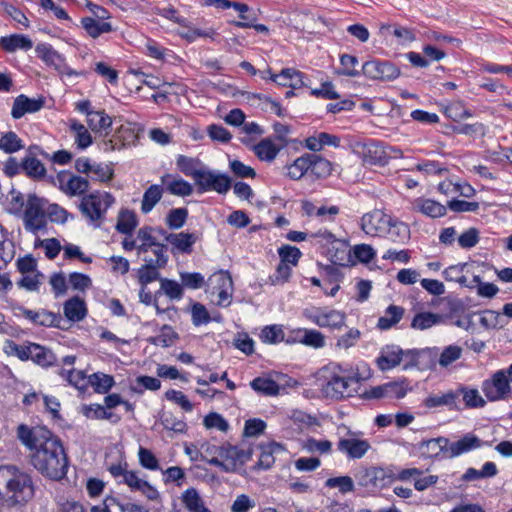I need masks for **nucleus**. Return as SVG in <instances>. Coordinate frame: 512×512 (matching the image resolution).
Listing matches in <instances>:
<instances>
[{
  "label": "nucleus",
  "instance_id": "4be33fe9",
  "mask_svg": "<svg viewBox=\"0 0 512 512\" xmlns=\"http://www.w3.org/2000/svg\"><path fill=\"white\" fill-rule=\"evenodd\" d=\"M480 446L481 440L474 434L468 433L455 442H450L448 440L446 457L455 458L473 449L479 448Z\"/></svg>",
  "mask_w": 512,
  "mask_h": 512
},
{
  "label": "nucleus",
  "instance_id": "13d9d810",
  "mask_svg": "<svg viewBox=\"0 0 512 512\" xmlns=\"http://www.w3.org/2000/svg\"><path fill=\"white\" fill-rule=\"evenodd\" d=\"M165 294L170 300H180L183 296V285L175 280L161 278L160 291Z\"/></svg>",
  "mask_w": 512,
  "mask_h": 512
},
{
  "label": "nucleus",
  "instance_id": "5701e85b",
  "mask_svg": "<svg viewBox=\"0 0 512 512\" xmlns=\"http://www.w3.org/2000/svg\"><path fill=\"white\" fill-rule=\"evenodd\" d=\"M340 145V138L336 135L326 132H320L308 137L305 140V146L314 152L322 150L324 146L338 147Z\"/></svg>",
  "mask_w": 512,
  "mask_h": 512
},
{
  "label": "nucleus",
  "instance_id": "680f3d73",
  "mask_svg": "<svg viewBox=\"0 0 512 512\" xmlns=\"http://www.w3.org/2000/svg\"><path fill=\"white\" fill-rule=\"evenodd\" d=\"M444 114L453 121H460L472 117V113L462 101H453L444 108Z\"/></svg>",
  "mask_w": 512,
  "mask_h": 512
},
{
  "label": "nucleus",
  "instance_id": "cd10ccee",
  "mask_svg": "<svg viewBox=\"0 0 512 512\" xmlns=\"http://www.w3.org/2000/svg\"><path fill=\"white\" fill-rule=\"evenodd\" d=\"M327 255L335 265L345 266L350 260V250L345 241L338 239L328 247Z\"/></svg>",
  "mask_w": 512,
  "mask_h": 512
},
{
  "label": "nucleus",
  "instance_id": "f3484780",
  "mask_svg": "<svg viewBox=\"0 0 512 512\" xmlns=\"http://www.w3.org/2000/svg\"><path fill=\"white\" fill-rule=\"evenodd\" d=\"M475 263H459L451 265L443 270L442 275L446 281L457 282L462 287L472 289L473 284L467 278V275H473Z\"/></svg>",
  "mask_w": 512,
  "mask_h": 512
},
{
  "label": "nucleus",
  "instance_id": "8fccbe9b",
  "mask_svg": "<svg viewBox=\"0 0 512 512\" xmlns=\"http://www.w3.org/2000/svg\"><path fill=\"white\" fill-rule=\"evenodd\" d=\"M386 234L394 242L405 243L410 238V229L405 223L391 218V225L388 227Z\"/></svg>",
  "mask_w": 512,
  "mask_h": 512
},
{
  "label": "nucleus",
  "instance_id": "69168bd1",
  "mask_svg": "<svg viewBox=\"0 0 512 512\" xmlns=\"http://www.w3.org/2000/svg\"><path fill=\"white\" fill-rule=\"evenodd\" d=\"M183 27L186 28V30L180 32V36L189 42H194L198 37L213 39L214 36L217 34L213 28H207V29L193 28V27L189 26L188 23H187V26H183Z\"/></svg>",
  "mask_w": 512,
  "mask_h": 512
},
{
  "label": "nucleus",
  "instance_id": "49530a36",
  "mask_svg": "<svg viewBox=\"0 0 512 512\" xmlns=\"http://www.w3.org/2000/svg\"><path fill=\"white\" fill-rule=\"evenodd\" d=\"M280 151L271 139H263L254 146V152L260 160L272 161Z\"/></svg>",
  "mask_w": 512,
  "mask_h": 512
},
{
  "label": "nucleus",
  "instance_id": "7c9ffc66",
  "mask_svg": "<svg viewBox=\"0 0 512 512\" xmlns=\"http://www.w3.org/2000/svg\"><path fill=\"white\" fill-rule=\"evenodd\" d=\"M414 207L422 214L431 218L442 217L446 214V207L431 199H417Z\"/></svg>",
  "mask_w": 512,
  "mask_h": 512
},
{
  "label": "nucleus",
  "instance_id": "6e6552de",
  "mask_svg": "<svg viewBox=\"0 0 512 512\" xmlns=\"http://www.w3.org/2000/svg\"><path fill=\"white\" fill-rule=\"evenodd\" d=\"M194 181L199 192L212 190L219 194H225L231 187V180L228 176L204 169L199 171Z\"/></svg>",
  "mask_w": 512,
  "mask_h": 512
},
{
  "label": "nucleus",
  "instance_id": "f03ea898",
  "mask_svg": "<svg viewBox=\"0 0 512 512\" xmlns=\"http://www.w3.org/2000/svg\"><path fill=\"white\" fill-rule=\"evenodd\" d=\"M35 494L31 475L15 465H0V504L13 508L28 503Z\"/></svg>",
  "mask_w": 512,
  "mask_h": 512
},
{
  "label": "nucleus",
  "instance_id": "c85d7f7f",
  "mask_svg": "<svg viewBox=\"0 0 512 512\" xmlns=\"http://www.w3.org/2000/svg\"><path fill=\"white\" fill-rule=\"evenodd\" d=\"M181 501L189 512H211L195 488L186 489L181 495Z\"/></svg>",
  "mask_w": 512,
  "mask_h": 512
},
{
  "label": "nucleus",
  "instance_id": "a878e982",
  "mask_svg": "<svg viewBox=\"0 0 512 512\" xmlns=\"http://www.w3.org/2000/svg\"><path fill=\"white\" fill-rule=\"evenodd\" d=\"M444 316L433 312H419L416 313L411 321V328L415 330H427L433 326L442 324Z\"/></svg>",
  "mask_w": 512,
  "mask_h": 512
},
{
  "label": "nucleus",
  "instance_id": "dca6fc26",
  "mask_svg": "<svg viewBox=\"0 0 512 512\" xmlns=\"http://www.w3.org/2000/svg\"><path fill=\"white\" fill-rule=\"evenodd\" d=\"M57 181L59 189L69 196L82 195L89 188V182L87 179L76 175H70L68 173H59L57 175Z\"/></svg>",
  "mask_w": 512,
  "mask_h": 512
},
{
  "label": "nucleus",
  "instance_id": "09e8293b",
  "mask_svg": "<svg viewBox=\"0 0 512 512\" xmlns=\"http://www.w3.org/2000/svg\"><path fill=\"white\" fill-rule=\"evenodd\" d=\"M137 225L138 221L135 213L129 210H124L118 217L116 229L122 234L130 235L135 230Z\"/></svg>",
  "mask_w": 512,
  "mask_h": 512
},
{
  "label": "nucleus",
  "instance_id": "37998d69",
  "mask_svg": "<svg viewBox=\"0 0 512 512\" xmlns=\"http://www.w3.org/2000/svg\"><path fill=\"white\" fill-rule=\"evenodd\" d=\"M70 129L74 133L75 143L79 149H86L92 144V136L83 124L71 120Z\"/></svg>",
  "mask_w": 512,
  "mask_h": 512
},
{
  "label": "nucleus",
  "instance_id": "f257e3e1",
  "mask_svg": "<svg viewBox=\"0 0 512 512\" xmlns=\"http://www.w3.org/2000/svg\"><path fill=\"white\" fill-rule=\"evenodd\" d=\"M17 437L30 450L31 465L52 480L63 479L68 470V458L60 440L44 427L21 424Z\"/></svg>",
  "mask_w": 512,
  "mask_h": 512
},
{
  "label": "nucleus",
  "instance_id": "0e129e2a",
  "mask_svg": "<svg viewBox=\"0 0 512 512\" xmlns=\"http://www.w3.org/2000/svg\"><path fill=\"white\" fill-rule=\"evenodd\" d=\"M325 486L328 488H337L342 494L354 492L355 490L354 481L350 476L328 478L325 482Z\"/></svg>",
  "mask_w": 512,
  "mask_h": 512
},
{
  "label": "nucleus",
  "instance_id": "39448f33",
  "mask_svg": "<svg viewBox=\"0 0 512 512\" xmlns=\"http://www.w3.org/2000/svg\"><path fill=\"white\" fill-rule=\"evenodd\" d=\"M47 200L36 194H28L23 211V225L27 232L37 234L47 227Z\"/></svg>",
  "mask_w": 512,
  "mask_h": 512
},
{
  "label": "nucleus",
  "instance_id": "2f4dec72",
  "mask_svg": "<svg viewBox=\"0 0 512 512\" xmlns=\"http://www.w3.org/2000/svg\"><path fill=\"white\" fill-rule=\"evenodd\" d=\"M404 308L401 306L390 305L385 314L378 319L377 327L381 330H387L400 322L404 315Z\"/></svg>",
  "mask_w": 512,
  "mask_h": 512
},
{
  "label": "nucleus",
  "instance_id": "052dcab7",
  "mask_svg": "<svg viewBox=\"0 0 512 512\" xmlns=\"http://www.w3.org/2000/svg\"><path fill=\"white\" fill-rule=\"evenodd\" d=\"M88 383L97 393H106L114 385V379L110 375L94 373L88 377Z\"/></svg>",
  "mask_w": 512,
  "mask_h": 512
},
{
  "label": "nucleus",
  "instance_id": "603ef678",
  "mask_svg": "<svg viewBox=\"0 0 512 512\" xmlns=\"http://www.w3.org/2000/svg\"><path fill=\"white\" fill-rule=\"evenodd\" d=\"M365 155L373 164L384 165L389 157L386 148L378 142H372L365 148Z\"/></svg>",
  "mask_w": 512,
  "mask_h": 512
},
{
  "label": "nucleus",
  "instance_id": "5fc2aeb1",
  "mask_svg": "<svg viewBox=\"0 0 512 512\" xmlns=\"http://www.w3.org/2000/svg\"><path fill=\"white\" fill-rule=\"evenodd\" d=\"M24 147L22 140L13 131L3 133L0 137V149L5 153L12 154Z\"/></svg>",
  "mask_w": 512,
  "mask_h": 512
},
{
  "label": "nucleus",
  "instance_id": "4468645a",
  "mask_svg": "<svg viewBox=\"0 0 512 512\" xmlns=\"http://www.w3.org/2000/svg\"><path fill=\"white\" fill-rule=\"evenodd\" d=\"M371 448L370 443L365 439L355 437L340 438L337 449L348 459H361Z\"/></svg>",
  "mask_w": 512,
  "mask_h": 512
},
{
  "label": "nucleus",
  "instance_id": "4c0bfd02",
  "mask_svg": "<svg viewBox=\"0 0 512 512\" xmlns=\"http://www.w3.org/2000/svg\"><path fill=\"white\" fill-rule=\"evenodd\" d=\"M456 393H459V397L462 396L465 407L467 408H482L486 404V401L476 388L459 386V388L456 390Z\"/></svg>",
  "mask_w": 512,
  "mask_h": 512
},
{
  "label": "nucleus",
  "instance_id": "a19ab883",
  "mask_svg": "<svg viewBox=\"0 0 512 512\" xmlns=\"http://www.w3.org/2000/svg\"><path fill=\"white\" fill-rule=\"evenodd\" d=\"M309 168H311V160L308 154H304L287 166V176L292 180H299L309 172Z\"/></svg>",
  "mask_w": 512,
  "mask_h": 512
},
{
  "label": "nucleus",
  "instance_id": "7ed1b4c3",
  "mask_svg": "<svg viewBox=\"0 0 512 512\" xmlns=\"http://www.w3.org/2000/svg\"><path fill=\"white\" fill-rule=\"evenodd\" d=\"M323 381L321 391L325 397L341 399L350 397L356 392L359 378L347 373L340 365L330 363L320 371Z\"/></svg>",
  "mask_w": 512,
  "mask_h": 512
},
{
  "label": "nucleus",
  "instance_id": "412c9836",
  "mask_svg": "<svg viewBox=\"0 0 512 512\" xmlns=\"http://www.w3.org/2000/svg\"><path fill=\"white\" fill-rule=\"evenodd\" d=\"M211 283L217 285V304L227 306L230 304L232 297V278L228 272L220 271L213 274L210 279Z\"/></svg>",
  "mask_w": 512,
  "mask_h": 512
},
{
  "label": "nucleus",
  "instance_id": "6ab92c4d",
  "mask_svg": "<svg viewBox=\"0 0 512 512\" xmlns=\"http://www.w3.org/2000/svg\"><path fill=\"white\" fill-rule=\"evenodd\" d=\"M303 213L308 217H316L321 222H334L340 213V207L337 205L316 207L311 201L303 200L301 202Z\"/></svg>",
  "mask_w": 512,
  "mask_h": 512
},
{
  "label": "nucleus",
  "instance_id": "72a5a7b5",
  "mask_svg": "<svg viewBox=\"0 0 512 512\" xmlns=\"http://www.w3.org/2000/svg\"><path fill=\"white\" fill-rule=\"evenodd\" d=\"M459 393L455 391H448L441 395H430L424 400V405L427 408H436L440 406L456 407Z\"/></svg>",
  "mask_w": 512,
  "mask_h": 512
},
{
  "label": "nucleus",
  "instance_id": "c9c22d12",
  "mask_svg": "<svg viewBox=\"0 0 512 512\" xmlns=\"http://www.w3.org/2000/svg\"><path fill=\"white\" fill-rule=\"evenodd\" d=\"M28 352L29 359L40 366L47 367L55 361L54 354L50 350L35 343H30V350Z\"/></svg>",
  "mask_w": 512,
  "mask_h": 512
},
{
  "label": "nucleus",
  "instance_id": "ea45409f",
  "mask_svg": "<svg viewBox=\"0 0 512 512\" xmlns=\"http://www.w3.org/2000/svg\"><path fill=\"white\" fill-rule=\"evenodd\" d=\"M22 171L32 179H41L46 174L44 164L35 157H25L21 162Z\"/></svg>",
  "mask_w": 512,
  "mask_h": 512
},
{
  "label": "nucleus",
  "instance_id": "a211bd4d",
  "mask_svg": "<svg viewBox=\"0 0 512 512\" xmlns=\"http://www.w3.org/2000/svg\"><path fill=\"white\" fill-rule=\"evenodd\" d=\"M108 471L118 482L125 483L132 491H138L144 481L139 477L138 472L128 470L126 463L112 464Z\"/></svg>",
  "mask_w": 512,
  "mask_h": 512
},
{
  "label": "nucleus",
  "instance_id": "ddd939ff",
  "mask_svg": "<svg viewBox=\"0 0 512 512\" xmlns=\"http://www.w3.org/2000/svg\"><path fill=\"white\" fill-rule=\"evenodd\" d=\"M362 73L370 79L391 81L400 75V70L390 62L371 60L362 65Z\"/></svg>",
  "mask_w": 512,
  "mask_h": 512
},
{
  "label": "nucleus",
  "instance_id": "58836bf2",
  "mask_svg": "<svg viewBox=\"0 0 512 512\" xmlns=\"http://www.w3.org/2000/svg\"><path fill=\"white\" fill-rule=\"evenodd\" d=\"M65 316L74 322L82 320L86 315L85 302L79 297H73L64 304Z\"/></svg>",
  "mask_w": 512,
  "mask_h": 512
},
{
  "label": "nucleus",
  "instance_id": "6e6d98bb",
  "mask_svg": "<svg viewBox=\"0 0 512 512\" xmlns=\"http://www.w3.org/2000/svg\"><path fill=\"white\" fill-rule=\"evenodd\" d=\"M341 68L336 71L337 75L356 77L360 74L357 70L359 64L358 58L350 54H342L340 56Z\"/></svg>",
  "mask_w": 512,
  "mask_h": 512
},
{
  "label": "nucleus",
  "instance_id": "c756f323",
  "mask_svg": "<svg viewBox=\"0 0 512 512\" xmlns=\"http://www.w3.org/2000/svg\"><path fill=\"white\" fill-rule=\"evenodd\" d=\"M0 46L7 52H15L17 49L29 50L32 48V41L21 34H13L0 38Z\"/></svg>",
  "mask_w": 512,
  "mask_h": 512
},
{
  "label": "nucleus",
  "instance_id": "f704fd0d",
  "mask_svg": "<svg viewBox=\"0 0 512 512\" xmlns=\"http://www.w3.org/2000/svg\"><path fill=\"white\" fill-rule=\"evenodd\" d=\"M448 445V439L445 437H438L435 439H429L420 443L421 453L426 457H436L441 452L446 455V447Z\"/></svg>",
  "mask_w": 512,
  "mask_h": 512
},
{
  "label": "nucleus",
  "instance_id": "a18cd8bd",
  "mask_svg": "<svg viewBox=\"0 0 512 512\" xmlns=\"http://www.w3.org/2000/svg\"><path fill=\"white\" fill-rule=\"evenodd\" d=\"M84 29L92 38H97L101 34L112 31V26L108 22L97 21L91 17L82 18L81 21Z\"/></svg>",
  "mask_w": 512,
  "mask_h": 512
},
{
  "label": "nucleus",
  "instance_id": "9b49d317",
  "mask_svg": "<svg viewBox=\"0 0 512 512\" xmlns=\"http://www.w3.org/2000/svg\"><path fill=\"white\" fill-rule=\"evenodd\" d=\"M391 218L382 210L375 209L362 216L361 228L367 235L382 236L386 234L391 225Z\"/></svg>",
  "mask_w": 512,
  "mask_h": 512
},
{
  "label": "nucleus",
  "instance_id": "79ce46f5",
  "mask_svg": "<svg viewBox=\"0 0 512 512\" xmlns=\"http://www.w3.org/2000/svg\"><path fill=\"white\" fill-rule=\"evenodd\" d=\"M23 315L33 323L42 326H54L58 320L56 314L46 310L33 311L23 309Z\"/></svg>",
  "mask_w": 512,
  "mask_h": 512
},
{
  "label": "nucleus",
  "instance_id": "2eb2a0df",
  "mask_svg": "<svg viewBox=\"0 0 512 512\" xmlns=\"http://www.w3.org/2000/svg\"><path fill=\"white\" fill-rule=\"evenodd\" d=\"M153 229L149 226L142 227L137 232V253L138 255L148 256L152 251L155 258H158V248H161V255H166V246L156 241L152 235Z\"/></svg>",
  "mask_w": 512,
  "mask_h": 512
},
{
  "label": "nucleus",
  "instance_id": "20e7f679",
  "mask_svg": "<svg viewBox=\"0 0 512 512\" xmlns=\"http://www.w3.org/2000/svg\"><path fill=\"white\" fill-rule=\"evenodd\" d=\"M114 201L115 199L110 193L95 191L82 198L79 209L95 227H99Z\"/></svg>",
  "mask_w": 512,
  "mask_h": 512
},
{
  "label": "nucleus",
  "instance_id": "b1692460",
  "mask_svg": "<svg viewBox=\"0 0 512 512\" xmlns=\"http://www.w3.org/2000/svg\"><path fill=\"white\" fill-rule=\"evenodd\" d=\"M270 80L281 86H290L292 88L303 85L302 73L292 68L283 69L279 74L270 73Z\"/></svg>",
  "mask_w": 512,
  "mask_h": 512
},
{
  "label": "nucleus",
  "instance_id": "338daca9",
  "mask_svg": "<svg viewBox=\"0 0 512 512\" xmlns=\"http://www.w3.org/2000/svg\"><path fill=\"white\" fill-rule=\"evenodd\" d=\"M161 424L165 429L176 432L184 433L187 429L186 423L175 417L171 412H163L161 415Z\"/></svg>",
  "mask_w": 512,
  "mask_h": 512
},
{
  "label": "nucleus",
  "instance_id": "4d7b16f0",
  "mask_svg": "<svg viewBox=\"0 0 512 512\" xmlns=\"http://www.w3.org/2000/svg\"><path fill=\"white\" fill-rule=\"evenodd\" d=\"M177 168L184 173L186 176H190L193 179L196 178V175L199 173L201 168L200 161L196 158L187 157L184 155H179L176 160Z\"/></svg>",
  "mask_w": 512,
  "mask_h": 512
},
{
  "label": "nucleus",
  "instance_id": "aec40b11",
  "mask_svg": "<svg viewBox=\"0 0 512 512\" xmlns=\"http://www.w3.org/2000/svg\"><path fill=\"white\" fill-rule=\"evenodd\" d=\"M44 100L42 98H29L24 94L14 99L11 116L13 119H20L28 113H35L42 109Z\"/></svg>",
  "mask_w": 512,
  "mask_h": 512
},
{
  "label": "nucleus",
  "instance_id": "f8f14e48",
  "mask_svg": "<svg viewBox=\"0 0 512 512\" xmlns=\"http://www.w3.org/2000/svg\"><path fill=\"white\" fill-rule=\"evenodd\" d=\"M143 261L145 262L138 269V281L141 286H147L149 283L161 279L158 269L166 266L168 257L167 255H161V248H158V258L150 256H144Z\"/></svg>",
  "mask_w": 512,
  "mask_h": 512
},
{
  "label": "nucleus",
  "instance_id": "c03bdc74",
  "mask_svg": "<svg viewBox=\"0 0 512 512\" xmlns=\"http://www.w3.org/2000/svg\"><path fill=\"white\" fill-rule=\"evenodd\" d=\"M498 470L493 462H486L481 470L475 468H468L462 476L464 481H474L482 478L494 477Z\"/></svg>",
  "mask_w": 512,
  "mask_h": 512
},
{
  "label": "nucleus",
  "instance_id": "774afa93",
  "mask_svg": "<svg viewBox=\"0 0 512 512\" xmlns=\"http://www.w3.org/2000/svg\"><path fill=\"white\" fill-rule=\"evenodd\" d=\"M280 262L287 263L288 265L296 266L302 253L295 247L290 245H283L278 249Z\"/></svg>",
  "mask_w": 512,
  "mask_h": 512
},
{
  "label": "nucleus",
  "instance_id": "e2e57ef3",
  "mask_svg": "<svg viewBox=\"0 0 512 512\" xmlns=\"http://www.w3.org/2000/svg\"><path fill=\"white\" fill-rule=\"evenodd\" d=\"M60 375L67 380L70 385L79 390L85 389L88 383V379L82 370L61 369Z\"/></svg>",
  "mask_w": 512,
  "mask_h": 512
},
{
  "label": "nucleus",
  "instance_id": "bb28decb",
  "mask_svg": "<svg viewBox=\"0 0 512 512\" xmlns=\"http://www.w3.org/2000/svg\"><path fill=\"white\" fill-rule=\"evenodd\" d=\"M403 350L396 346L386 347L377 359L378 367L382 370H390L400 364Z\"/></svg>",
  "mask_w": 512,
  "mask_h": 512
},
{
  "label": "nucleus",
  "instance_id": "9d476101",
  "mask_svg": "<svg viewBox=\"0 0 512 512\" xmlns=\"http://www.w3.org/2000/svg\"><path fill=\"white\" fill-rule=\"evenodd\" d=\"M305 317L319 327L340 328L345 324L344 313L327 308H311L304 311Z\"/></svg>",
  "mask_w": 512,
  "mask_h": 512
},
{
  "label": "nucleus",
  "instance_id": "423d86ee",
  "mask_svg": "<svg viewBox=\"0 0 512 512\" xmlns=\"http://www.w3.org/2000/svg\"><path fill=\"white\" fill-rule=\"evenodd\" d=\"M512 383L509 375V367L495 372L491 379L485 380L482 390L489 401H500L507 399L511 392Z\"/></svg>",
  "mask_w": 512,
  "mask_h": 512
},
{
  "label": "nucleus",
  "instance_id": "bf43d9fd",
  "mask_svg": "<svg viewBox=\"0 0 512 512\" xmlns=\"http://www.w3.org/2000/svg\"><path fill=\"white\" fill-rule=\"evenodd\" d=\"M88 125L93 131H104L110 128L112 119L104 111L88 113Z\"/></svg>",
  "mask_w": 512,
  "mask_h": 512
},
{
  "label": "nucleus",
  "instance_id": "473e14b6",
  "mask_svg": "<svg viewBox=\"0 0 512 512\" xmlns=\"http://www.w3.org/2000/svg\"><path fill=\"white\" fill-rule=\"evenodd\" d=\"M163 196V188L154 184L146 189L141 201V212L143 214L150 213Z\"/></svg>",
  "mask_w": 512,
  "mask_h": 512
},
{
  "label": "nucleus",
  "instance_id": "3c124183",
  "mask_svg": "<svg viewBox=\"0 0 512 512\" xmlns=\"http://www.w3.org/2000/svg\"><path fill=\"white\" fill-rule=\"evenodd\" d=\"M309 160H311V168H309V172L315 175L318 178H324L330 175L332 171L331 163L316 155V154H308Z\"/></svg>",
  "mask_w": 512,
  "mask_h": 512
},
{
  "label": "nucleus",
  "instance_id": "0eeeda50",
  "mask_svg": "<svg viewBox=\"0 0 512 512\" xmlns=\"http://www.w3.org/2000/svg\"><path fill=\"white\" fill-rule=\"evenodd\" d=\"M251 454L250 450H243L230 444H223L218 454V463L215 466L224 472H234L250 460Z\"/></svg>",
  "mask_w": 512,
  "mask_h": 512
},
{
  "label": "nucleus",
  "instance_id": "393cba45",
  "mask_svg": "<svg viewBox=\"0 0 512 512\" xmlns=\"http://www.w3.org/2000/svg\"><path fill=\"white\" fill-rule=\"evenodd\" d=\"M161 183L166 186L167 191L176 196H189L193 192L192 185L181 179L173 178L170 174L161 177Z\"/></svg>",
  "mask_w": 512,
  "mask_h": 512
},
{
  "label": "nucleus",
  "instance_id": "e433bc0d",
  "mask_svg": "<svg viewBox=\"0 0 512 512\" xmlns=\"http://www.w3.org/2000/svg\"><path fill=\"white\" fill-rule=\"evenodd\" d=\"M166 240L177 250L190 253L192 245L196 242V237L191 233L180 232L167 235Z\"/></svg>",
  "mask_w": 512,
  "mask_h": 512
},
{
  "label": "nucleus",
  "instance_id": "1a4fd4ad",
  "mask_svg": "<svg viewBox=\"0 0 512 512\" xmlns=\"http://www.w3.org/2000/svg\"><path fill=\"white\" fill-rule=\"evenodd\" d=\"M359 486L369 489L383 488L390 483V475L381 467H360L354 475Z\"/></svg>",
  "mask_w": 512,
  "mask_h": 512
},
{
  "label": "nucleus",
  "instance_id": "de8ad7c7",
  "mask_svg": "<svg viewBox=\"0 0 512 512\" xmlns=\"http://www.w3.org/2000/svg\"><path fill=\"white\" fill-rule=\"evenodd\" d=\"M253 390L256 392L266 395L274 396L279 393V385L270 378L257 377L250 383Z\"/></svg>",
  "mask_w": 512,
  "mask_h": 512
},
{
  "label": "nucleus",
  "instance_id": "864d4df0",
  "mask_svg": "<svg viewBox=\"0 0 512 512\" xmlns=\"http://www.w3.org/2000/svg\"><path fill=\"white\" fill-rule=\"evenodd\" d=\"M462 354V347L458 345H448L441 351L438 358V364L442 368H448L455 361L459 360L462 357Z\"/></svg>",
  "mask_w": 512,
  "mask_h": 512
}]
</instances>
